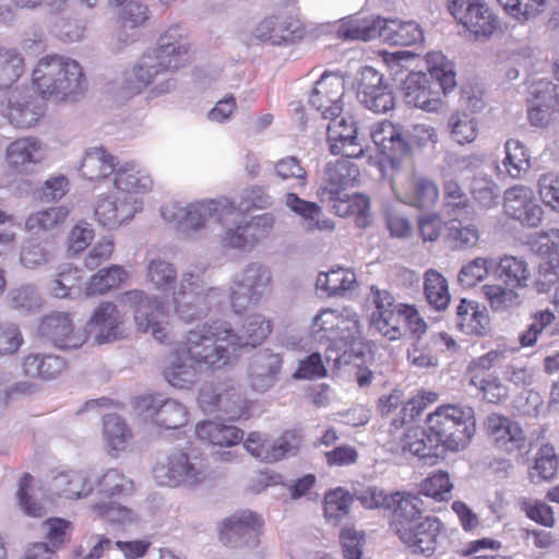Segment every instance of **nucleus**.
<instances>
[{"instance_id":"393cba45","label":"nucleus","mask_w":559,"mask_h":559,"mask_svg":"<svg viewBox=\"0 0 559 559\" xmlns=\"http://www.w3.org/2000/svg\"><path fill=\"white\" fill-rule=\"evenodd\" d=\"M403 98L407 106L427 112H437L442 108L440 92L432 88L431 81L423 72H412L406 76Z\"/></svg>"},{"instance_id":"a18cd8bd","label":"nucleus","mask_w":559,"mask_h":559,"mask_svg":"<svg viewBox=\"0 0 559 559\" xmlns=\"http://www.w3.org/2000/svg\"><path fill=\"white\" fill-rule=\"evenodd\" d=\"M129 277L128 272L118 264L98 270L85 286L86 296H99L120 287Z\"/></svg>"},{"instance_id":"603ef678","label":"nucleus","mask_w":559,"mask_h":559,"mask_svg":"<svg viewBox=\"0 0 559 559\" xmlns=\"http://www.w3.org/2000/svg\"><path fill=\"white\" fill-rule=\"evenodd\" d=\"M285 203L293 212L301 216L308 230L332 228L326 221L319 219L321 207L317 203L306 201L293 192L286 194Z\"/></svg>"},{"instance_id":"e2e57ef3","label":"nucleus","mask_w":559,"mask_h":559,"mask_svg":"<svg viewBox=\"0 0 559 559\" xmlns=\"http://www.w3.org/2000/svg\"><path fill=\"white\" fill-rule=\"evenodd\" d=\"M531 320L527 329L519 336V342L523 347L534 346L543 331L555 322L556 314L550 309L536 310L531 314Z\"/></svg>"},{"instance_id":"4c0bfd02","label":"nucleus","mask_w":559,"mask_h":559,"mask_svg":"<svg viewBox=\"0 0 559 559\" xmlns=\"http://www.w3.org/2000/svg\"><path fill=\"white\" fill-rule=\"evenodd\" d=\"M444 241L454 250H468L477 247L480 229L473 222L452 218L444 223Z\"/></svg>"},{"instance_id":"79ce46f5","label":"nucleus","mask_w":559,"mask_h":559,"mask_svg":"<svg viewBox=\"0 0 559 559\" xmlns=\"http://www.w3.org/2000/svg\"><path fill=\"white\" fill-rule=\"evenodd\" d=\"M66 368V361L56 355H27L22 364L23 374L33 379L50 380Z\"/></svg>"},{"instance_id":"052dcab7","label":"nucleus","mask_w":559,"mask_h":559,"mask_svg":"<svg viewBox=\"0 0 559 559\" xmlns=\"http://www.w3.org/2000/svg\"><path fill=\"white\" fill-rule=\"evenodd\" d=\"M506 157L502 160L506 173L511 178H520L530 167V155L525 146L518 140L510 139L506 142Z\"/></svg>"},{"instance_id":"aec40b11","label":"nucleus","mask_w":559,"mask_h":559,"mask_svg":"<svg viewBox=\"0 0 559 559\" xmlns=\"http://www.w3.org/2000/svg\"><path fill=\"white\" fill-rule=\"evenodd\" d=\"M374 309L370 314V325L384 337L395 341L402 336V311L404 304H396L388 290L373 292Z\"/></svg>"},{"instance_id":"3c124183","label":"nucleus","mask_w":559,"mask_h":559,"mask_svg":"<svg viewBox=\"0 0 559 559\" xmlns=\"http://www.w3.org/2000/svg\"><path fill=\"white\" fill-rule=\"evenodd\" d=\"M285 203L293 212L301 216L308 230L332 228L326 221L319 219L321 207L317 203L306 201L293 192L286 194Z\"/></svg>"},{"instance_id":"dca6fc26","label":"nucleus","mask_w":559,"mask_h":559,"mask_svg":"<svg viewBox=\"0 0 559 559\" xmlns=\"http://www.w3.org/2000/svg\"><path fill=\"white\" fill-rule=\"evenodd\" d=\"M39 335L60 349L81 347L87 334L75 328L71 313L53 311L45 316L38 325Z\"/></svg>"},{"instance_id":"f3484780","label":"nucleus","mask_w":559,"mask_h":559,"mask_svg":"<svg viewBox=\"0 0 559 559\" xmlns=\"http://www.w3.org/2000/svg\"><path fill=\"white\" fill-rule=\"evenodd\" d=\"M450 14L475 36L488 37L497 27L491 9L481 0H448Z\"/></svg>"},{"instance_id":"39448f33","label":"nucleus","mask_w":559,"mask_h":559,"mask_svg":"<svg viewBox=\"0 0 559 559\" xmlns=\"http://www.w3.org/2000/svg\"><path fill=\"white\" fill-rule=\"evenodd\" d=\"M190 61L188 29L180 24L170 25L160 34L153 53L144 56L141 63L134 67L123 87L124 95L131 97L141 93L158 74L175 72Z\"/></svg>"},{"instance_id":"69168bd1","label":"nucleus","mask_w":559,"mask_h":559,"mask_svg":"<svg viewBox=\"0 0 559 559\" xmlns=\"http://www.w3.org/2000/svg\"><path fill=\"white\" fill-rule=\"evenodd\" d=\"M451 138L464 145L472 143L478 134L477 121L466 112H455L449 120Z\"/></svg>"},{"instance_id":"c03bdc74","label":"nucleus","mask_w":559,"mask_h":559,"mask_svg":"<svg viewBox=\"0 0 559 559\" xmlns=\"http://www.w3.org/2000/svg\"><path fill=\"white\" fill-rule=\"evenodd\" d=\"M441 206L445 214L454 215L466 212L471 207L468 194L459 177L448 175L443 177L441 190Z\"/></svg>"},{"instance_id":"09e8293b","label":"nucleus","mask_w":559,"mask_h":559,"mask_svg":"<svg viewBox=\"0 0 559 559\" xmlns=\"http://www.w3.org/2000/svg\"><path fill=\"white\" fill-rule=\"evenodd\" d=\"M424 294L436 310H444L450 304V292L445 277L436 270H428L424 276Z\"/></svg>"},{"instance_id":"2f4dec72","label":"nucleus","mask_w":559,"mask_h":559,"mask_svg":"<svg viewBox=\"0 0 559 559\" xmlns=\"http://www.w3.org/2000/svg\"><path fill=\"white\" fill-rule=\"evenodd\" d=\"M456 326L466 335H486L490 329L487 309L477 301L461 299L456 307Z\"/></svg>"},{"instance_id":"c756f323","label":"nucleus","mask_w":559,"mask_h":559,"mask_svg":"<svg viewBox=\"0 0 559 559\" xmlns=\"http://www.w3.org/2000/svg\"><path fill=\"white\" fill-rule=\"evenodd\" d=\"M0 111L12 126L22 129L34 126L43 115L35 102L21 91L10 92Z\"/></svg>"},{"instance_id":"680f3d73","label":"nucleus","mask_w":559,"mask_h":559,"mask_svg":"<svg viewBox=\"0 0 559 559\" xmlns=\"http://www.w3.org/2000/svg\"><path fill=\"white\" fill-rule=\"evenodd\" d=\"M495 264L493 259L477 257L464 264L459 272V282L463 287L472 288L488 277Z\"/></svg>"},{"instance_id":"b1692460","label":"nucleus","mask_w":559,"mask_h":559,"mask_svg":"<svg viewBox=\"0 0 559 559\" xmlns=\"http://www.w3.org/2000/svg\"><path fill=\"white\" fill-rule=\"evenodd\" d=\"M142 202H132L121 199L115 192L98 197L95 207V221L103 227L116 228L132 219L141 210Z\"/></svg>"},{"instance_id":"1a4fd4ad","label":"nucleus","mask_w":559,"mask_h":559,"mask_svg":"<svg viewBox=\"0 0 559 559\" xmlns=\"http://www.w3.org/2000/svg\"><path fill=\"white\" fill-rule=\"evenodd\" d=\"M119 304L123 309L132 310L138 328L148 332L160 343L169 340L168 314L155 298L148 297L144 292L133 289L119 296Z\"/></svg>"},{"instance_id":"8fccbe9b","label":"nucleus","mask_w":559,"mask_h":559,"mask_svg":"<svg viewBox=\"0 0 559 559\" xmlns=\"http://www.w3.org/2000/svg\"><path fill=\"white\" fill-rule=\"evenodd\" d=\"M22 53L14 48L0 46V88L11 87L24 73Z\"/></svg>"},{"instance_id":"473e14b6","label":"nucleus","mask_w":559,"mask_h":559,"mask_svg":"<svg viewBox=\"0 0 559 559\" xmlns=\"http://www.w3.org/2000/svg\"><path fill=\"white\" fill-rule=\"evenodd\" d=\"M197 437L213 447L231 448L243 440V431L231 425L203 420L197 425Z\"/></svg>"},{"instance_id":"ea45409f","label":"nucleus","mask_w":559,"mask_h":559,"mask_svg":"<svg viewBox=\"0 0 559 559\" xmlns=\"http://www.w3.org/2000/svg\"><path fill=\"white\" fill-rule=\"evenodd\" d=\"M50 489L59 497L79 499L90 495L92 485L82 473L62 471L51 476Z\"/></svg>"},{"instance_id":"72a5a7b5","label":"nucleus","mask_w":559,"mask_h":559,"mask_svg":"<svg viewBox=\"0 0 559 559\" xmlns=\"http://www.w3.org/2000/svg\"><path fill=\"white\" fill-rule=\"evenodd\" d=\"M400 445L404 453L408 452L419 459L437 457V451L440 449L428 427L424 428L418 425L405 429Z\"/></svg>"},{"instance_id":"37998d69","label":"nucleus","mask_w":559,"mask_h":559,"mask_svg":"<svg viewBox=\"0 0 559 559\" xmlns=\"http://www.w3.org/2000/svg\"><path fill=\"white\" fill-rule=\"evenodd\" d=\"M497 275L506 286L521 289L528 286L531 271L523 258L503 255L497 263Z\"/></svg>"},{"instance_id":"c85d7f7f","label":"nucleus","mask_w":559,"mask_h":559,"mask_svg":"<svg viewBox=\"0 0 559 559\" xmlns=\"http://www.w3.org/2000/svg\"><path fill=\"white\" fill-rule=\"evenodd\" d=\"M88 324L97 329L98 343L116 341L123 335V317L118 306L111 301H102L94 310Z\"/></svg>"},{"instance_id":"6e6d98bb","label":"nucleus","mask_w":559,"mask_h":559,"mask_svg":"<svg viewBox=\"0 0 559 559\" xmlns=\"http://www.w3.org/2000/svg\"><path fill=\"white\" fill-rule=\"evenodd\" d=\"M453 487L448 472L438 469L421 480L419 493L442 502L450 500Z\"/></svg>"},{"instance_id":"a19ab883","label":"nucleus","mask_w":559,"mask_h":559,"mask_svg":"<svg viewBox=\"0 0 559 559\" xmlns=\"http://www.w3.org/2000/svg\"><path fill=\"white\" fill-rule=\"evenodd\" d=\"M439 189L435 181L427 177L413 176L407 182L404 202L419 207L432 209L439 200Z\"/></svg>"},{"instance_id":"5701e85b","label":"nucleus","mask_w":559,"mask_h":559,"mask_svg":"<svg viewBox=\"0 0 559 559\" xmlns=\"http://www.w3.org/2000/svg\"><path fill=\"white\" fill-rule=\"evenodd\" d=\"M484 429L491 442L504 452L520 451L525 444V433L520 424L502 414H489Z\"/></svg>"},{"instance_id":"f8f14e48","label":"nucleus","mask_w":559,"mask_h":559,"mask_svg":"<svg viewBox=\"0 0 559 559\" xmlns=\"http://www.w3.org/2000/svg\"><path fill=\"white\" fill-rule=\"evenodd\" d=\"M198 403L205 413H222L229 419L241 418L248 409L241 391L234 384L205 383L198 396Z\"/></svg>"},{"instance_id":"7c9ffc66","label":"nucleus","mask_w":559,"mask_h":559,"mask_svg":"<svg viewBox=\"0 0 559 559\" xmlns=\"http://www.w3.org/2000/svg\"><path fill=\"white\" fill-rule=\"evenodd\" d=\"M229 346L233 354L239 348L262 344L272 332V324L261 314L249 316L241 326L239 333H235L227 322Z\"/></svg>"},{"instance_id":"bb28decb","label":"nucleus","mask_w":559,"mask_h":559,"mask_svg":"<svg viewBox=\"0 0 559 559\" xmlns=\"http://www.w3.org/2000/svg\"><path fill=\"white\" fill-rule=\"evenodd\" d=\"M114 174V190L121 199L142 202L138 195L151 190L150 176L141 171L133 162H126L116 167Z\"/></svg>"},{"instance_id":"4d7b16f0","label":"nucleus","mask_w":559,"mask_h":559,"mask_svg":"<svg viewBox=\"0 0 559 559\" xmlns=\"http://www.w3.org/2000/svg\"><path fill=\"white\" fill-rule=\"evenodd\" d=\"M515 289L499 284H485L481 287L483 295L493 311H507L520 306V295Z\"/></svg>"},{"instance_id":"6e6552de","label":"nucleus","mask_w":559,"mask_h":559,"mask_svg":"<svg viewBox=\"0 0 559 559\" xmlns=\"http://www.w3.org/2000/svg\"><path fill=\"white\" fill-rule=\"evenodd\" d=\"M263 526L264 520L259 513L239 510L217 524V540L229 549L257 548Z\"/></svg>"},{"instance_id":"58836bf2","label":"nucleus","mask_w":559,"mask_h":559,"mask_svg":"<svg viewBox=\"0 0 559 559\" xmlns=\"http://www.w3.org/2000/svg\"><path fill=\"white\" fill-rule=\"evenodd\" d=\"M424 33L413 21L385 19L382 27V41L395 46H411L423 41Z\"/></svg>"},{"instance_id":"49530a36","label":"nucleus","mask_w":559,"mask_h":559,"mask_svg":"<svg viewBox=\"0 0 559 559\" xmlns=\"http://www.w3.org/2000/svg\"><path fill=\"white\" fill-rule=\"evenodd\" d=\"M104 438L110 452L116 454L127 450L132 440V432L126 421L118 415L109 414L104 417Z\"/></svg>"},{"instance_id":"2eb2a0df","label":"nucleus","mask_w":559,"mask_h":559,"mask_svg":"<svg viewBox=\"0 0 559 559\" xmlns=\"http://www.w3.org/2000/svg\"><path fill=\"white\" fill-rule=\"evenodd\" d=\"M154 475L164 486L176 487L181 484H199L205 480L206 472L202 460L191 462L183 451L173 452L165 463L154 467Z\"/></svg>"},{"instance_id":"cd10ccee","label":"nucleus","mask_w":559,"mask_h":559,"mask_svg":"<svg viewBox=\"0 0 559 559\" xmlns=\"http://www.w3.org/2000/svg\"><path fill=\"white\" fill-rule=\"evenodd\" d=\"M534 104L527 111L530 122L535 127H547L559 114V98L550 82L540 81L532 86Z\"/></svg>"},{"instance_id":"c9c22d12","label":"nucleus","mask_w":559,"mask_h":559,"mask_svg":"<svg viewBox=\"0 0 559 559\" xmlns=\"http://www.w3.org/2000/svg\"><path fill=\"white\" fill-rule=\"evenodd\" d=\"M5 157L12 169L21 171L25 166L44 159L41 143L35 138L17 139L7 147Z\"/></svg>"},{"instance_id":"f704fd0d","label":"nucleus","mask_w":559,"mask_h":559,"mask_svg":"<svg viewBox=\"0 0 559 559\" xmlns=\"http://www.w3.org/2000/svg\"><path fill=\"white\" fill-rule=\"evenodd\" d=\"M118 166L117 157L104 147H92L86 151L80 166L83 178L90 181H100L111 175Z\"/></svg>"},{"instance_id":"774afa93","label":"nucleus","mask_w":559,"mask_h":559,"mask_svg":"<svg viewBox=\"0 0 559 559\" xmlns=\"http://www.w3.org/2000/svg\"><path fill=\"white\" fill-rule=\"evenodd\" d=\"M44 537L55 551L70 539L72 523L60 518H49L41 524Z\"/></svg>"},{"instance_id":"4468645a","label":"nucleus","mask_w":559,"mask_h":559,"mask_svg":"<svg viewBox=\"0 0 559 559\" xmlns=\"http://www.w3.org/2000/svg\"><path fill=\"white\" fill-rule=\"evenodd\" d=\"M243 448L254 459L264 463H275L288 454H295L300 445L299 436L285 430L278 438L271 439L259 431L250 432L242 440Z\"/></svg>"},{"instance_id":"bf43d9fd","label":"nucleus","mask_w":559,"mask_h":559,"mask_svg":"<svg viewBox=\"0 0 559 559\" xmlns=\"http://www.w3.org/2000/svg\"><path fill=\"white\" fill-rule=\"evenodd\" d=\"M559 468V456L551 444H543L534 461L531 472L532 479L550 481L555 478Z\"/></svg>"},{"instance_id":"f03ea898","label":"nucleus","mask_w":559,"mask_h":559,"mask_svg":"<svg viewBox=\"0 0 559 559\" xmlns=\"http://www.w3.org/2000/svg\"><path fill=\"white\" fill-rule=\"evenodd\" d=\"M233 355L227 322H206L190 330L176 344L164 377L175 388L190 389L203 369H221L230 364Z\"/></svg>"},{"instance_id":"338daca9","label":"nucleus","mask_w":559,"mask_h":559,"mask_svg":"<svg viewBox=\"0 0 559 559\" xmlns=\"http://www.w3.org/2000/svg\"><path fill=\"white\" fill-rule=\"evenodd\" d=\"M546 255L539 262L535 277V286L539 293H546L559 285V252Z\"/></svg>"},{"instance_id":"a211bd4d","label":"nucleus","mask_w":559,"mask_h":559,"mask_svg":"<svg viewBox=\"0 0 559 559\" xmlns=\"http://www.w3.org/2000/svg\"><path fill=\"white\" fill-rule=\"evenodd\" d=\"M371 139L381 155V162L397 167L411 155L412 148L403 136V127L390 120L376 123L371 130Z\"/></svg>"},{"instance_id":"0eeeda50","label":"nucleus","mask_w":559,"mask_h":559,"mask_svg":"<svg viewBox=\"0 0 559 559\" xmlns=\"http://www.w3.org/2000/svg\"><path fill=\"white\" fill-rule=\"evenodd\" d=\"M425 425L439 448L450 453L467 449L476 433L474 409L460 403L437 406L426 416Z\"/></svg>"},{"instance_id":"864d4df0","label":"nucleus","mask_w":559,"mask_h":559,"mask_svg":"<svg viewBox=\"0 0 559 559\" xmlns=\"http://www.w3.org/2000/svg\"><path fill=\"white\" fill-rule=\"evenodd\" d=\"M109 4L118 8V21L122 27L136 28L150 19L148 7L138 0H109Z\"/></svg>"},{"instance_id":"f257e3e1","label":"nucleus","mask_w":559,"mask_h":559,"mask_svg":"<svg viewBox=\"0 0 559 559\" xmlns=\"http://www.w3.org/2000/svg\"><path fill=\"white\" fill-rule=\"evenodd\" d=\"M345 94V79L335 73H324L317 81L309 95V104L330 119L328 142L333 155H342L335 163L325 168L324 186L318 195L332 203L334 213L341 217L349 215V160L344 150L349 145V130L345 118H338Z\"/></svg>"},{"instance_id":"5fc2aeb1","label":"nucleus","mask_w":559,"mask_h":559,"mask_svg":"<svg viewBox=\"0 0 559 559\" xmlns=\"http://www.w3.org/2000/svg\"><path fill=\"white\" fill-rule=\"evenodd\" d=\"M68 214L69 211L64 206H55L38 211L27 217L25 227L29 233L39 235L61 225L68 217Z\"/></svg>"},{"instance_id":"6ab92c4d","label":"nucleus","mask_w":559,"mask_h":559,"mask_svg":"<svg viewBox=\"0 0 559 559\" xmlns=\"http://www.w3.org/2000/svg\"><path fill=\"white\" fill-rule=\"evenodd\" d=\"M504 214L526 227H537L544 216L543 207L536 202L533 190L515 185L504 191Z\"/></svg>"},{"instance_id":"423d86ee","label":"nucleus","mask_w":559,"mask_h":559,"mask_svg":"<svg viewBox=\"0 0 559 559\" xmlns=\"http://www.w3.org/2000/svg\"><path fill=\"white\" fill-rule=\"evenodd\" d=\"M32 83L41 98L63 102L84 88L85 76L78 61L55 53L37 61L32 72Z\"/></svg>"},{"instance_id":"13d9d810","label":"nucleus","mask_w":559,"mask_h":559,"mask_svg":"<svg viewBox=\"0 0 559 559\" xmlns=\"http://www.w3.org/2000/svg\"><path fill=\"white\" fill-rule=\"evenodd\" d=\"M325 520L338 525L349 512V493L342 487L329 490L323 498Z\"/></svg>"},{"instance_id":"9b49d317","label":"nucleus","mask_w":559,"mask_h":559,"mask_svg":"<svg viewBox=\"0 0 559 559\" xmlns=\"http://www.w3.org/2000/svg\"><path fill=\"white\" fill-rule=\"evenodd\" d=\"M444 532L442 522L432 515H427L420 521H397L395 533L401 542L412 550L431 557L439 545V537Z\"/></svg>"},{"instance_id":"0e129e2a","label":"nucleus","mask_w":559,"mask_h":559,"mask_svg":"<svg viewBox=\"0 0 559 559\" xmlns=\"http://www.w3.org/2000/svg\"><path fill=\"white\" fill-rule=\"evenodd\" d=\"M501 547L500 540L483 537L468 542L462 550V556L466 559H513L510 556L499 554Z\"/></svg>"},{"instance_id":"9d476101","label":"nucleus","mask_w":559,"mask_h":559,"mask_svg":"<svg viewBox=\"0 0 559 559\" xmlns=\"http://www.w3.org/2000/svg\"><path fill=\"white\" fill-rule=\"evenodd\" d=\"M272 292V274L269 267L251 263L238 274L230 285V305L235 312L257 304Z\"/></svg>"},{"instance_id":"7ed1b4c3","label":"nucleus","mask_w":559,"mask_h":559,"mask_svg":"<svg viewBox=\"0 0 559 559\" xmlns=\"http://www.w3.org/2000/svg\"><path fill=\"white\" fill-rule=\"evenodd\" d=\"M162 215L166 221H177L185 234L211 224L222 225L227 227L222 238L225 247L240 249L247 245L246 231L250 225L245 213L227 198L202 200L185 207L178 203L166 204Z\"/></svg>"},{"instance_id":"412c9836","label":"nucleus","mask_w":559,"mask_h":559,"mask_svg":"<svg viewBox=\"0 0 559 559\" xmlns=\"http://www.w3.org/2000/svg\"><path fill=\"white\" fill-rule=\"evenodd\" d=\"M302 35L304 28L299 20L286 14L266 16L253 31V37L258 41L273 46L294 43Z\"/></svg>"},{"instance_id":"4be33fe9","label":"nucleus","mask_w":559,"mask_h":559,"mask_svg":"<svg viewBox=\"0 0 559 559\" xmlns=\"http://www.w3.org/2000/svg\"><path fill=\"white\" fill-rule=\"evenodd\" d=\"M357 97L366 108L378 114L393 109L395 104L392 91L383 84L382 75L370 67L360 73Z\"/></svg>"},{"instance_id":"20e7f679","label":"nucleus","mask_w":559,"mask_h":559,"mask_svg":"<svg viewBox=\"0 0 559 559\" xmlns=\"http://www.w3.org/2000/svg\"><path fill=\"white\" fill-rule=\"evenodd\" d=\"M504 352L492 349L473 358L466 368V378L476 396L484 403L500 405L510 400L514 391L532 383V372L526 367L501 366Z\"/></svg>"},{"instance_id":"de8ad7c7","label":"nucleus","mask_w":559,"mask_h":559,"mask_svg":"<svg viewBox=\"0 0 559 559\" xmlns=\"http://www.w3.org/2000/svg\"><path fill=\"white\" fill-rule=\"evenodd\" d=\"M429 75L436 80L443 95L450 93L456 86L455 72L451 62L440 51L426 55Z\"/></svg>"},{"instance_id":"a878e982","label":"nucleus","mask_w":559,"mask_h":559,"mask_svg":"<svg viewBox=\"0 0 559 559\" xmlns=\"http://www.w3.org/2000/svg\"><path fill=\"white\" fill-rule=\"evenodd\" d=\"M193 278L191 274L185 277L174 296L175 312L185 322L205 317L210 309L206 300L207 295L198 290V285Z\"/></svg>"},{"instance_id":"e433bc0d","label":"nucleus","mask_w":559,"mask_h":559,"mask_svg":"<svg viewBox=\"0 0 559 559\" xmlns=\"http://www.w3.org/2000/svg\"><path fill=\"white\" fill-rule=\"evenodd\" d=\"M498 185L487 177H473L469 183L471 209L476 214H484L500 204Z\"/></svg>"},{"instance_id":"ddd939ff","label":"nucleus","mask_w":559,"mask_h":559,"mask_svg":"<svg viewBox=\"0 0 559 559\" xmlns=\"http://www.w3.org/2000/svg\"><path fill=\"white\" fill-rule=\"evenodd\" d=\"M134 408L145 420L164 429H178L190 419L188 408L176 400H160L154 395L136 397Z\"/></svg>"}]
</instances>
